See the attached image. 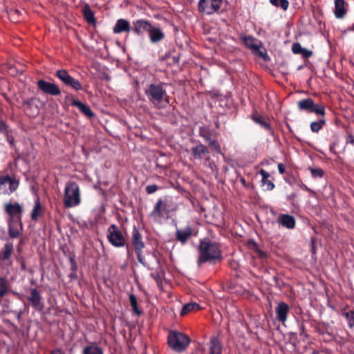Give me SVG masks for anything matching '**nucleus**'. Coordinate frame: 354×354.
<instances>
[{
	"label": "nucleus",
	"instance_id": "obj_22",
	"mask_svg": "<svg viewBox=\"0 0 354 354\" xmlns=\"http://www.w3.org/2000/svg\"><path fill=\"white\" fill-rule=\"evenodd\" d=\"M251 118L255 123L259 124L266 130L271 133L272 132V129L268 121V118L265 116L259 114L257 112H255L252 114Z\"/></svg>",
	"mask_w": 354,
	"mask_h": 354
},
{
	"label": "nucleus",
	"instance_id": "obj_48",
	"mask_svg": "<svg viewBox=\"0 0 354 354\" xmlns=\"http://www.w3.org/2000/svg\"><path fill=\"white\" fill-rule=\"evenodd\" d=\"M300 54L304 58H309L313 55V52L310 50L303 48Z\"/></svg>",
	"mask_w": 354,
	"mask_h": 354
},
{
	"label": "nucleus",
	"instance_id": "obj_4",
	"mask_svg": "<svg viewBox=\"0 0 354 354\" xmlns=\"http://www.w3.org/2000/svg\"><path fill=\"white\" fill-rule=\"evenodd\" d=\"M169 346L175 351L181 352L187 348L190 343V338L178 331H171L168 334Z\"/></svg>",
	"mask_w": 354,
	"mask_h": 354
},
{
	"label": "nucleus",
	"instance_id": "obj_12",
	"mask_svg": "<svg viewBox=\"0 0 354 354\" xmlns=\"http://www.w3.org/2000/svg\"><path fill=\"white\" fill-rule=\"evenodd\" d=\"M5 212L8 216L9 221H21L23 208L18 203H6L5 205Z\"/></svg>",
	"mask_w": 354,
	"mask_h": 354
},
{
	"label": "nucleus",
	"instance_id": "obj_1",
	"mask_svg": "<svg viewBox=\"0 0 354 354\" xmlns=\"http://www.w3.org/2000/svg\"><path fill=\"white\" fill-rule=\"evenodd\" d=\"M167 84L163 82H152L147 85L145 94L148 102L157 109H163L169 104L170 97L167 92Z\"/></svg>",
	"mask_w": 354,
	"mask_h": 354
},
{
	"label": "nucleus",
	"instance_id": "obj_46",
	"mask_svg": "<svg viewBox=\"0 0 354 354\" xmlns=\"http://www.w3.org/2000/svg\"><path fill=\"white\" fill-rule=\"evenodd\" d=\"M158 189H159L158 186L155 185V184H153V185H149L145 188L146 192L148 194H153L154 192H156Z\"/></svg>",
	"mask_w": 354,
	"mask_h": 354
},
{
	"label": "nucleus",
	"instance_id": "obj_53",
	"mask_svg": "<svg viewBox=\"0 0 354 354\" xmlns=\"http://www.w3.org/2000/svg\"><path fill=\"white\" fill-rule=\"evenodd\" d=\"M7 135V140L10 143V145H13L14 143V138L12 136H8V133Z\"/></svg>",
	"mask_w": 354,
	"mask_h": 354
},
{
	"label": "nucleus",
	"instance_id": "obj_27",
	"mask_svg": "<svg viewBox=\"0 0 354 354\" xmlns=\"http://www.w3.org/2000/svg\"><path fill=\"white\" fill-rule=\"evenodd\" d=\"M10 284L6 277H0V302L10 292Z\"/></svg>",
	"mask_w": 354,
	"mask_h": 354
},
{
	"label": "nucleus",
	"instance_id": "obj_3",
	"mask_svg": "<svg viewBox=\"0 0 354 354\" xmlns=\"http://www.w3.org/2000/svg\"><path fill=\"white\" fill-rule=\"evenodd\" d=\"M174 209L173 203L171 199L168 197L159 198L152 212L151 216L154 219H168L169 214Z\"/></svg>",
	"mask_w": 354,
	"mask_h": 354
},
{
	"label": "nucleus",
	"instance_id": "obj_24",
	"mask_svg": "<svg viewBox=\"0 0 354 354\" xmlns=\"http://www.w3.org/2000/svg\"><path fill=\"white\" fill-rule=\"evenodd\" d=\"M207 354H222V345L217 337L210 338L208 343Z\"/></svg>",
	"mask_w": 354,
	"mask_h": 354
},
{
	"label": "nucleus",
	"instance_id": "obj_9",
	"mask_svg": "<svg viewBox=\"0 0 354 354\" xmlns=\"http://www.w3.org/2000/svg\"><path fill=\"white\" fill-rule=\"evenodd\" d=\"M55 76L57 77L65 86L73 88L75 91H82L83 89L80 82L73 77L65 69L57 70Z\"/></svg>",
	"mask_w": 354,
	"mask_h": 354
},
{
	"label": "nucleus",
	"instance_id": "obj_28",
	"mask_svg": "<svg viewBox=\"0 0 354 354\" xmlns=\"http://www.w3.org/2000/svg\"><path fill=\"white\" fill-rule=\"evenodd\" d=\"M259 174L262 177V185H266V190L268 191L272 190L274 188V184L272 183V181L268 179V178L270 177V174L263 169H260Z\"/></svg>",
	"mask_w": 354,
	"mask_h": 354
},
{
	"label": "nucleus",
	"instance_id": "obj_35",
	"mask_svg": "<svg viewBox=\"0 0 354 354\" xmlns=\"http://www.w3.org/2000/svg\"><path fill=\"white\" fill-rule=\"evenodd\" d=\"M42 212H43V208L41 205L39 201L37 200L35 202L34 208L32 210L31 218L32 220H37L39 216H40Z\"/></svg>",
	"mask_w": 354,
	"mask_h": 354
},
{
	"label": "nucleus",
	"instance_id": "obj_30",
	"mask_svg": "<svg viewBox=\"0 0 354 354\" xmlns=\"http://www.w3.org/2000/svg\"><path fill=\"white\" fill-rule=\"evenodd\" d=\"M83 354H104V351L96 343H91L84 348Z\"/></svg>",
	"mask_w": 354,
	"mask_h": 354
},
{
	"label": "nucleus",
	"instance_id": "obj_43",
	"mask_svg": "<svg viewBox=\"0 0 354 354\" xmlns=\"http://www.w3.org/2000/svg\"><path fill=\"white\" fill-rule=\"evenodd\" d=\"M345 140L346 145H351L354 147V135L351 132L347 131Z\"/></svg>",
	"mask_w": 354,
	"mask_h": 354
},
{
	"label": "nucleus",
	"instance_id": "obj_51",
	"mask_svg": "<svg viewBox=\"0 0 354 354\" xmlns=\"http://www.w3.org/2000/svg\"><path fill=\"white\" fill-rule=\"evenodd\" d=\"M279 174H283L286 171V166L283 163H279L277 165Z\"/></svg>",
	"mask_w": 354,
	"mask_h": 354
},
{
	"label": "nucleus",
	"instance_id": "obj_42",
	"mask_svg": "<svg viewBox=\"0 0 354 354\" xmlns=\"http://www.w3.org/2000/svg\"><path fill=\"white\" fill-rule=\"evenodd\" d=\"M277 221H295V220L294 216L292 215L281 214L279 216Z\"/></svg>",
	"mask_w": 354,
	"mask_h": 354
},
{
	"label": "nucleus",
	"instance_id": "obj_33",
	"mask_svg": "<svg viewBox=\"0 0 354 354\" xmlns=\"http://www.w3.org/2000/svg\"><path fill=\"white\" fill-rule=\"evenodd\" d=\"M199 136L204 138L206 142L211 140L212 131L210 129L205 126H201L198 130Z\"/></svg>",
	"mask_w": 354,
	"mask_h": 354
},
{
	"label": "nucleus",
	"instance_id": "obj_26",
	"mask_svg": "<svg viewBox=\"0 0 354 354\" xmlns=\"http://www.w3.org/2000/svg\"><path fill=\"white\" fill-rule=\"evenodd\" d=\"M82 12L84 18L87 21V23H88L89 24H95L96 20L95 18L94 12L91 10V6L88 3H86L84 6L82 8Z\"/></svg>",
	"mask_w": 354,
	"mask_h": 354
},
{
	"label": "nucleus",
	"instance_id": "obj_58",
	"mask_svg": "<svg viewBox=\"0 0 354 354\" xmlns=\"http://www.w3.org/2000/svg\"><path fill=\"white\" fill-rule=\"evenodd\" d=\"M21 267H22V269H24V270L25 269V265L24 263L21 265Z\"/></svg>",
	"mask_w": 354,
	"mask_h": 354
},
{
	"label": "nucleus",
	"instance_id": "obj_16",
	"mask_svg": "<svg viewBox=\"0 0 354 354\" xmlns=\"http://www.w3.org/2000/svg\"><path fill=\"white\" fill-rule=\"evenodd\" d=\"M151 24L144 19L136 20L133 22L132 30L138 35H143L145 32H149Z\"/></svg>",
	"mask_w": 354,
	"mask_h": 354
},
{
	"label": "nucleus",
	"instance_id": "obj_19",
	"mask_svg": "<svg viewBox=\"0 0 354 354\" xmlns=\"http://www.w3.org/2000/svg\"><path fill=\"white\" fill-rule=\"evenodd\" d=\"M28 301L30 302L32 306L36 310H41L43 305L41 303V297L39 291L36 288L30 290V295L28 297Z\"/></svg>",
	"mask_w": 354,
	"mask_h": 354
},
{
	"label": "nucleus",
	"instance_id": "obj_8",
	"mask_svg": "<svg viewBox=\"0 0 354 354\" xmlns=\"http://www.w3.org/2000/svg\"><path fill=\"white\" fill-rule=\"evenodd\" d=\"M240 39L246 48L254 51L256 55H259L260 57H262L264 60L266 61L269 59V57L266 50H261V42L257 38L252 35H248L241 36Z\"/></svg>",
	"mask_w": 354,
	"mask_h": 354
},
{
	"label": "nucleus",
	"instance_id": "obj_7",
	"mask_svg": "<svg viewBox=\"0 0 354 354\" xmlns=\"http://www.w3.org/2000/svg\"><path fill=\"white\" fill-rule=\"evenodd\" d=\"M299 110L308 113H314L318 115L324 116L326 114L325 106L322 103L315 104L312 98H306L297 102Z\"/></svg>",
	"mask_w": 354,
	"mask_h": 354
},
{
	"label": "nucleus",
	"instance_id": "obj_31",
	"mask_svg": "<svg viewBox=\"0 0 354 354\" xmlns=\"http://www.w3.org/2000/svg\"><path fill=\"white\" fill-rule=\"evenodd\" d=\"M13 252V245L12 243H6L3 250L0 252V259L7 260L10 258Z\"/></svg>",
	"mask_w": 354,
	"mask_h": 354
},
{
	"label": "nucleus",
	"instance_id": "obj_57",
	"mask_svg": "<svg viewBox=\"0 0 354 354\" xmlns=\"http://www.w3.org/2000/svg\"><path fill=\"white\" fill-rule=\"evenodd\" d=\"M330 151L331 152H334V153H335V151H334V145H331V146L330 147Z\"/></svg>",
	"mask_w": 354,
	"mask_h": 354
},
{
	"label": "nucleus",
	"instance_id": "obj_17",
	"mask_svg": "<svg viewBox=\"0 0 354 354\" xmlns=\"http://www.w3.org/2000/svg\"><path fill=\"white\" fill-rule=\"evenodd\" d=\"M23 106L26 113L30 117L35 118L39 113V109L36 104V99L35 97L25 100L23 102Z\"/></svg>",
	"mask_w": 354,
	"mask_h": 354
},
{
	"label": "nucleus",
	"instance_id": "obj_56",
	"mask_svg": "<svg viewBox=\"0 0 354 354\" xmlns=\"http://www.w3.org/2000/svg\"><path fill=\"white\" fill-rule=\"evenodd\" d=\"M5 183V180H3V178H0V186Z\"/></svg>",
	"mask_w": 354,
	"mask_h": 354
},
{
	"label": "nucleus",
	"instance_id": "obj_44",
	"mask_svg": "<svg viewBox=\"0 0 354 354\" xmlns=\"http://www.w3.org/2000/svg\"><path fill=\"white\" fill-rule=\"evenodd\" d=\"M9 131V127L3 120L0 119V133L3 134H8Z\"/></svg>",
	"mask_w": 354,
	"mask_h": 354
},
{
	"label": "nucleus",
	"instance_id": "obj_34",
	"mask_svg": "<svg viewBox=\"0 0 354 354\" xmlns=\"http://www.w3.org/2000/svg\"><path fill=\"white\" fill-rule=\"evenodd\" d=\"M270 4L273 6L281 8L286 11L289 7V1L288 0H269Z\"/></svg>",
	"mask_w": 354,
	"mask_h": 354
},
{
	"label": "nucleus",
	"instance_id": "obj_39",
	"mask_svg": "<svg viewBox=\"0 0 354 354\" xmlns=\"http://www.w3.org/2000/svg\"><path fill=\"white\" fill-rule=\"evenodd\" d=\"M343 315L346 317L348 324L350 327L354 326V311L349 310L348 312L344 313Z\"/></svg>",
	"mask_w": 354,
	"mask_h": 354
},
{
	"label": "nucleus",
	"instance_id": "obj_50",
	"mask_svg": "<svg viewBox=\"0 0 354 354\" xmlns=\"http://www.w3.org/2000/svg\"><path fill=\"white\" fill-rule=\"evenodd\" d=\"M21 15V12L20 10L15 9V10H11L9 15L11 18L17 19L15 17V15L20 16Z\"/></svg>",
	"mask_w": 354,
	"mask_h": 354
},
{
	"label": "nucleus",
	"instance_id": "obj_45",
	"mask_svg": "<svg viewBox=\"0 0 354 354\" xmlns=\"http://www.w3.org/2000/svg\"><path fill=\"white\" fill-rule=\"evenodd\" d=\"M302 49H303V47L298 42L294 43L292 46V51L294 54H297V55L300 54Z\"/></svg>",
	"mask_w": 354,
	"mask_h": 354
},
{
	"label": "nucleus",
	"instance_id": "obj_13",
	"mask_svg": "<svg viewBox=\"0 0 354 354\" xmlns=\"http://www.w3.org/2000/svg\"><path fill=\"white\" fill-rule=\"evenodd\" d=\"M65 100L70 101L71 106L77 107L80 111L88 118H93L95 116V113L88 105L75 99L73 95L68 94Z\"/></svg>",
	"mask_w": 354,
	"mask_h": 354
},
{
	"label": "nucleus",
	"instance_id": "obj_6",
	"mask_svg": "<svg viewBox=\"0 0 354 354\" xmlns=\"http://www.w3.org/2000/svg\"><path fill=\"white\" fill-rule=\"evenodd\" d=\"M224 0H199L198 11L205 15L219 14L221 12Z\"/></svg>",
	"mask_w": 354,
	"mask_h": 354
},
{
	"label": "nucleus",
	"instance_id": "obj_25",
	"mask_svg": "<svg viewBox=\"0 0 354 354\" xmlns=\"http://www.w3.org/2000/svg\"><path fill=\"white\" fill-rule=\"evenodd\" d=\"M149 39L151 43H158L162 40L165 37V34L159 27H153L151 26V30L149 32Z\"/></svg>",
	"mask_w": 354,
	"mask_h": 354
},
{
	"label": "nucleus",
	"instance_id": "obj_40",
	"mask_svg": "<svg viewBox=\"0 0 354 354\" xmlns=\"http://www.w3.org/2000/svg\"><path fill=\"white\" fill-rule=\"evenodd\" d=\"M209 146L217 153H222L221 145L216 140H211L209 142Z\"/></svg>",
	"mask_w": 354,
	"mask_h": 354
},
{
	"label": "nucleus",
	"instance_id": "obj_10",
	"mask_svg": "<svg viewBox=\"0 0 354 354\" xmlns=\"http://www.w3.org/2000/svg\"><path fill=\"white\" fill-rule=\"evenodd\" d=\"M198 229L196 225L187 224L176 228V238L182 244H185L192 236H196Z\"/></svg>",
	"mask_w": 354,
	"mask_h": 354
},
{
	"label": "nucleus",
	"instance_id": "obj_49",
	"mask_svg": "<svg viewBox=\"0 0 354 354\" xmlns=\"http://www.w3.org/2000/svg\"><path fill=\"white\" fill-rule=\"evenodd\" d=\"M280 226L288 229H293L295 226V223H279Z\"/></svg>",
	"mask_w": 354,
	"mask_h": 354
},
{
	"label": "nucleus",
	"instance_id": "obj_41",
	"mask_svg": "<svg viewBox=\"0 0 354 354\" xmlns=\"http://www.w3.org/2000/svg\"><path fill=\"white\" fill-rule=\"evenodd\" d=\"M311 176L313 178H322L324 176V171L320 168H310Z\"/></svg>",
	"mask_w": 354,
	"mask_h": 354
},
{
	"label": "nucleus",
	"instance_id": "obj_21",
	"mask_svg": "<svg viewBox=\"0 0 354 354\" xmlns=\"http://www.w3.org/2000/svg\"><path fill=\"white\" fill-rule=\"evenodd\" d=\"M131 27L130 23L124 19H119L117 20L115 25L113 28V32L115 34H120L122 32H128L131 30Z\"/></svg>",
	"mask_w": 354,
	"mask_h": 354
},
{
	"label": "nucleus",
	"instance_id": "obj_2",
	"mask_svg": "<svg viewBox=\"0 0 354 354\" xmlns=\"http://www.w3.org/2000/svg\"><path fill=\"white\" fill-rule=\"evenodd\" d=\"M198 254V264L201 265L205 262L219 258L221 250L216 243L208 239H204L200 241Z\"/></svg>",
	"mask_w": 354,
	"mask_h": 354
},
{
	"label": "nucleus",
	"instance_id": "obj_36",
	"mask_svg": "<svg viewBox=\"0 0 354 354\" xmlns=\"http://www.w3.org/2000/svg\"><path fill=\"white\" fill-rule=\"evenodd\" d=\"M199 308V305L196 303L187 304L183 306L180 315L183 316L191 311L198 310Z\"/></svg>",
	"mask_w": 354,
	"mask_h": 354
},
{
	"label": "nucleus",
	"instance_id": "obj_38",
	"mask_svg": "<svg viewBox=\"0 0 354 354\" xmlns=\"http://www.w3.org/2000/svg\"><path fill=\"white\" fill-rule=\"evenodd\" d=\"M3 180H5V183H9L10 192H14L17 189L19 183L15 179L12 178L10 176H4L3 177Z\"/></svg>",
	"mask_w": 354,
	"mask_h": 354
},
{
	"label": "nucleus",
	"instance_id": "obj_32",
	"mask_svg": "<svg viewBox=\"0 0 354 354\" xmlns=\"http://www.w3.org/2000/svg\"><path fill=\"white\" fill-rule=\"evenodd\" d=\"M326 124V120L324 116L320 118L318 121H314L310 123V130L313 133H318L323 127L324 125Z\"/></svg>",
	"mask_w": 354,
	"mask_h": 354
},
{
	"label": "nucleus",
	"instance_id": "obj_23",
	"mask_svg": "<svg viewBox=\"0 0 354 354\" xmlns=\"http://www.w3.org/2000/svg\"><path fill=\"white\" fill-rule=\"evenodd\" d=\"M191 153L195 159L201 160L203 156L209 153V150L205 145L199 142L192 147Z\"/></svg>",
	"mask_w": 354,
	"mask_h": 354
},
{
	"label": "nucleus",
	"instance_id": "obj_18",
	"mask_svg": "<svg viewBox=\"0 0 354 354\" xmlns=\"http://www.w3.org/2000/svg\"><path fill=\"white\" fill-rule=\"evenodd\" d=\"M289 311L290 307L287 304L283 301L279 302L275 308L277 319L281 323H285L287 320Z\"/></svg>",
	"mask_w": 354,
	"mask_h": 354
},
{
	"label": "nucleus",
	"instance_id": "obj_15",
	"mask_svg": "<svg viewBox=\"0 0 354 354\" xmlns=\"http://www.w3.org/2000/svg\"><path fill=\"white\" fill-rule=\"evenodd\" d=\"M132 243L135 248L138 261L140 263L145 265L142 255V250L144 248L145 245L142 241L141 234L135 227L133 228L132 233Z\"/></svg>",
	"mask_w": 354,
	"mask_h": 354
},
{
	"label": "nucleus",
	"instance_id": "obj_54",
	"mask_svg": "<svg viewBox=\"0 0 354 354\" xmlns=\"http://www.w3.org/2000/svg\"><path fill=\"white\" fill-rule=\"evenodd\" d=\"M151 277H152L154 279H156V281H158V279L160 278L159 274H156V273H151Z\"/></svg>",
	"mask_w": 354,
	"mask_h": 354
},
{
	"label": "nucleus",
	"instance_id": "obj_55",
	"mask_svg": "<svg viewBox=\"0 0 354 354\" xmlns=\"http://www.w3.org/2000/svg\"><path fill=\"white\" fill-rule=\"evenodd\" d=\"M51 354H63L61 350L57 349L52 351Z\"/></svg>",
	"mask_w": 354,
	"mask_h": 354
},
{
	"label": "nucleus",
	"instance_id": "obj_14",
	"mask_svg": "<svg viewBox=\"0 0 354 354\" xmlns=\"http://www.w3.org/2000/svg\"><path fill=\"white\" fill-rule=\"evenodd\" d=\"M37 88L44 93L53 96H57L61 94V90L59 86L44 80H39L37 82Z\"/></svg>",
	"mask_w": 354,
	"mask_h": 354
},
{
	"label": "nucleus",
	"instance_id": "obj_29",
	"mask_svg": "<svg viewBox=\"0 0 354 354\" xmlns=\"http://www.w3.org/2000/svg\"><path fill=\"white\" fill-rule=\"evenodd\" d=\"M21 223H10L9 235L11 238H17L21 234Z\"/></svg>",
	"mask_w": 354,
	"mask_h": 354
},
{
	"label": "nucleus",
	"instance_id": "obj_5",
	"mask_svg": "<svg viewBox=\"0 0 354 354\" xmlns=\"http://www.w3.org/2000/svg\"><path fill=\"white\" fill-rule=\"evenodd\" d=\"M80 203V188L75 182L66 184L64 190V205L70 207L79 205Z\"/></svg>",
	"mask_w": 354,
	"mask_h": 354
},
{
	"label": "nucleus",
	"instance_id": "obj_52",
	"mask_svg": "<svg viewBox=\"0 0 354 354\" xmlns=\"http://www.w3.org/2000/svg\"><path fill=\"white\" fill-rule=\"evenodd\" d=\"M240 182L241 183V184L243 185V186L245 188H248L250 185L249 183H248L245 180V179L243 178V177H241L240 178Z\"/></svg>",
	"mask_w": 354,
	"mask_h": 354
},
{
	"label": "nucleus",
	"instance_id": "obj_47",
	"mask_svg": "<svg viewBox=\"0 0 354 354\" xmlns=\"http://www.w3.org/2000/svg\"><path fill=\"white\" fill-rule=\"evenodd\" d=\"M248 245L252 248V249H254L261 256H264V253L263 252H262L261 250H260L259 248H258V245L254 241H248Z\"/></svg>",
	"mask_w": 354,
	"mask_h": 354
},
{
	"label": "nucleus",
	"instance_id": "obj_37",
	"mask_svg": "<svg viewBox=\"0 0 354 354\" xmlns=\"http://www.w3.org/2000/svg\"><path fill=\"white\" fill-rule=\"evenodd\" d=\"M129 301L133 312L138 315H141L142 312L138 308L136 297L133 294L129 295Z\"/></svg>",
	"mask_w": 354,
	"mask_h": 354
},
{
	"label": "nucleus",
	"instance_id": "obj_11",
	"mask_svg": "<svg viewBox=\"0 0 354 354\" xmlns=\"http://www.w3.org/2000/svg\"><path fill=\"white\" fill-rule=\"evenodd\" d=\"M109 241L115 247H122L125 244V239L119 228L113 224L108 230Z\"/></svg>",
	"mask_w": 354,
	"mask_h": 354
},
{
	"label": "nucleus",
	"instance_id": "obj_20",
	"mask_svg": "<svg viewBox=\"0 0 354 354\" xmlns=\"http://www.w3.org/2000/svg\"><path fill=\"white\" fill-rule=\"evenodd\" d=\"M334 15L337 19H343L347 12V3L344 0H335Z\"/></svg>",
	"mask_w": 354,
	"mask_h": 354
}]
</instances>
